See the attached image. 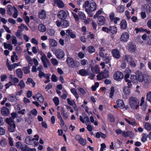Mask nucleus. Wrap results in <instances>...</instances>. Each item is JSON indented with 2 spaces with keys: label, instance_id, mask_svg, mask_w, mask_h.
<instances>
[{
  "label": "nucleus",
  "instance_id": "nucleus-52",
  "mask_svg": "<svg viewBox=\"0 0 151 151\" xmlns=\"http://www.w3.org/2000/svg\"><path fill=\"white\" fill-rule=\"evenodd\" d=\"M89 52L90 53L94 52L95 51V49L93 46H90L88 47Z\"/></svg>",
  "mask_w": 151,
  "mask_h": 151
},
{
  "label": "nucleus",
  "instance_id": "nucleus-22",
  "mask_svg": "<svg viewBox=\"0 0 151 151\" xmlns=\"http://www.w3.org/2000/svg\"><path fill=\"white\" fill-rule=\"evenodd\" d=\"M116 103L118 107L120 109H123L124 107V105L122 100H119L117 101Z\"/></svg>",
  "mask_w": 151,
  "mask_h": 151
},
{
  "label": "nucleus",
  "instance_id": "nucleus-14",
  "mask_svg": "<svg viewBox=\"0 0 151 151\" xmlns=\"http://www.w3.org/2000/svg\"><path fill=\"white\" fill-rule=\"evenodd\" d=\"M89 7L90 12L94 11L96 9V4L93 1L90 3Z\"/></svg>",
  "mask_w": 151,
  "mask_h": 151
},
{
  "label": "nucleus",
  "instance_id": "nucleus-10",
  "mask_svg": "<svg viewBox=\"0 0 151 151\" xmlns=\"http://www.w3.org/2000/svg\"><path fill=\"white\" fill-rule=\"evenodd\" d=\"M143 81L145 85L150 83L151 82V76L147 74H145Z\"/></svg>",
  "mask_w": 151,
  "mask_h": 151
},
{
  "label": "nucleus",
  "instance_id": "nucleus-32",
  "mask_svg": "<svg viewBox=\"0 0 151 151\" xmlns=\"http://www.w3.org/2000/svg\"><path fill=\"white\" fill-rule=\"evenodd\" d=\"M30 64V65H32V63L29 62L28 67H23V70H24V73L25 74H28L30 72V71L29 70L30 66H29V65Z\"/></svg>",
  "mask_w": 151,
  "mask_h": 151
},
{
  "label": "nucleus",
  "instance_id": "nucleus-64",
  "mask_svg": "<svg viewBox=\"0 0 151 151\" xmlns=\"http://www.w3.org/2000/svg\"><path fill=\"white\" fill-rule=\"evenodd\" d=\"M72 14L74 18L75 19V20L76 21H78L79 20V18L78 16L74 12H72Z\"/></svg>",
  "mask_w": 151,
  "mask_h": 151
},
{
  "label": "nucleus",
  "instance_id": "nucleus-63",
  "mask_svg": "<svg viewBox=\"0 0 151 151\" xmlns=\"http://www.w3.org/2000/svg\"><path fill=\"white\" fill-rule=\"evenodd\" d=\"M102 29L103 31L107 33H109V28H108L107 27H104L102 28Z\"/></svg>",
  "mask_w": 151,
  "mask_h": 151
},
{
  "label": "nucleus",
  "instance_id": "nucleus-2",
  "mask_svg": "<svg viewBox=\"0 0 151 151\" xmlns=\"http://www.w3.org/2000/svg\"><path fill=\"white\" fill-rule=\"evenodd\" d=\"M41 59L45 68H47L48 66L50 65V62L45 54H43L42 55L41 58Z\"/></svg>",
  "mask_w": 151,
  "mask_h": 151
},
{
  "label": "nucleus",
  "instance_id": "nucleus-30",
  "mask_svg": "<svg viewBox=\"0 0 151 151\" xmlns=\"http://www.w3.org/2000/svg\"><path fill=\"white\" fill-rule=\"evenodd\" d=\"M109 32L112 34H115L117 32V29L116 27H109Z\"/></svg>",
  "mask_w": 151,
  "mask_h": 151
},
{
  "label": "nucleus",
  "instance_id": "nucleus-3",
  "mask_svg": "<svg viewBox=\"0 0 151 151\" xmlns=\"http://www.w3.org/2000/svg\"><path fill=\"white\" fill-rule=\"evenodd\" d=\"M55 54L57 58L59 59L63 58L65 55L63 50L60 49H56L55 51Z\"/></svg>",
  "mask_w": 151,
  "mask_h": 151
},
{
  "label": "nucleus",
  "instance_id": "nucleus-43",
  "mask_svg": "<svg viewBox=\"0 0 151 151\" xmlns=\"http://www.w3.org/2000/svg\"><path fill=\"white\" fill-rule=\"evenodd\" d=\"M78 15L80 18L83 20H84L86 19V17L84 13L82 12H79Z\"/></svg>",
  "mask_w": 151,
  "mask_h": 151
},
{
  "label": "nucleus",
  "instance_id": "nucleus-62",
  "mask_svg": "<svg viewBox=\"0 0 151 151\" xmlns=\"http://www.w3.org/2000/svg\"><path fill=\"white\" fill-rule=\"evenodd\" d=\"M30 113L33 115L35 116L37 115V111L36 109H34L33 110L30 111Z\"/></svg>",
  "mask_w": 151,
  "mask_h": 151
},
{
  "label": "nucleus",
  "instance_id": "nucleus-36",
  "mask_svg": "<svg viewBox=\"0 0 151 151\" xmlns=\"http://www.w3.org/2000/svg\"><path fill=\"white\" fill-rule=\"evenodd\" d=\"M4 45L5 49H8L10 50H12V46L10 44H7L6 42H4Z\"/></svg>",
  "mask_w": 151,
  "mask_h": 151
},
{
  "label": "nucleus",
  "instance_id": "nucleus-47",
  "mask_svg": "<svg viewBox=\"0 0 151 151\" xmlns=\"http://www.w3.org/2000/svg\"><path fill=\"white\" fill-rule=\"evenodd\" d=\"M145 127L146 129L148 131H150L151 130V125L148 123L146 122L145 123Z\"/></svg>",
  "mask_w": 151,
  "mask_h": 151
},
{
  "label": "nucleus",
  "instance_id": "nucleus-7",
  "mask_svg": "<svg viewBox=\"0 0 151 151\" xmlns=\"http://www.w3.org/2000/svg\"><path fill=\"white\" fill-rule=\"evenodd\" d=\"M129 35L127 32L123 33L120 38V41L122 42H126L129 40Z\"/></svg>",
  "mask_w": 151,
  "mask_h": 151
},
{
  "label": "nucleus",
  "instance_id": "nucleus-34",
  "mask_svg": "<svg viewBox=\"0 0 151 151\" xmlns=\"http://www.w3.org/2000/svg\"><path fill=\"white\" fill-rule=\"evenodd\" d=\"M31 137L29 136H27L25 138V142L28 145H32V141L31 140Z\"/></svg>",
  "mask_w": 151,
  "mask_h": 151
},
{
  "label": "nucleus",
  "instance_id": "nucleus-60",
  "mask_svg": "<svg viewBox=\"0 0 151 151\" xmlns=\"http://www.w3.org/2000/svg\"><path fill=\"white\" fill-rule=\"evenodd\" d=\"M81 63L82 65H85L86 64H88V62L87 60L83 59L81 60Z\"/></svg>",
  "mask_w": 151,
  "mask_h": 151
},
{
  "label": "nucleus",
  "instance_id": "nucleus-25",
  "mask_svg": "<svg viewBox=\"0 0 151 151\" xmlns=\"http://www.w3.org/2000/svg\"><path fill=\"white\" fill-rule=\"evenodd\" d=\"M90 66H92L91 65H90ZM90 67H91L90 66ZM91 70L92 72H95L97 73H99L100 72L99 68L98 65H96L94 67H91Z\"/></svg>",
  "mask_w": 151,
  "mask_h": 151
},
{
  "label": "nucleus",
  "instance_id": "nucleus-59",
  "mask_svg": "<svg viewBox=\"0 0 151 151\" xmlns=\"http://www.w3.org/2000/svg\"><path fill=\"white\" fill-rule=\"evenodd\" d=\"M51 80L53 81L56 82L58 81V78L55 75L53 74L52 76Z\"/></svg>",
  "mask_w": 151,
  "mask_h": 151
},
{
  "label": "nucleus",
  "instance_id": "nucleus-21",
  "mask_svg": "<svg viewBox=\"0 0 151 151\" xmlns=\"http://www.w3.org/2000/svg\"><path fill=\"white\" fill-rule=\"evenodd\" d=\"M1 113L2 115L5 116L8 115L9 114L8 109L6 107H4L2 109Z\"/></svg>",
  "mask_w": 151,
  "mask_h": 151
},
{
  "label": "nucleus",
  "instance_id": "nucleus-20",
  "mask_svg": "<svg viewBox=\"0 0 151 151\" xmlns=\"http://www.w3.org/2000/svg\"><path fill=\"white\" fill-rule=\"evenodd\" d=\"M128 49L130 52H134L136 50V46L132 43H130L129 45Z\"/></svg>",
  "mask_w": 151,
  "mask_h": 151
},
{
  "label": "nucleus",
  "instance_id": "nucleus-13",
  "mask_svg": "<svg viewBox=\"0 0 151 151\" xmlns=\"http://www.w3.org/2000/svg\"><path fill=\"white\" fill-rule=\"evenodd\" d=\"M112 53L113 56L116 58H119L120 57L119 52L117 49H114L112 50Z\"/></svg>",
  "mask_w": 151,
  "mask_h": 151
},
{
  "label": "nucleus",
  "instance_id": "nucleus-38",
  "mask_svg": "<svg viewBox=\"0 0 151 151\" xmlns=\"http://www.w3.org/2000/svg\"><path fill=\"white\" fill-rule=\"evenodd\" d=\"M36 150L35 148H29L27 145L25 146L22 151H36Z\"/></svg>",
  "mask_w": 151,
  "mask_h": 151
},
{
  "label": "nucleus",
  "instance_id": "nucleus-45",
  "mask_svg": "<svg viewBox=\"0 0 151 151\" xmlns=\"http://www.w3.org/2000/svg\"><path fill=\"white\" fill-rule=\"evenodd\" d=\"M12 42L13 44L15 46H16V44H17V41L16 40V37L14 36H12Z\"/></svg>",
  "mask_w": 151,
  "mask_h": 151
},
{
  "label": "nucleus",
  "instance_id": "nucleus-18",
  "mask_svg": "<svg viewBox=\"0 0 151 151\" xmlns=\"http://www.w3.org/2000/svg\"><path fill=\"white\" fill-rule=\"evenodd\" d=\"M49 40V45L51 47H55L57 46V43L55 40L50 39Z\"/></svg>",
  "mask_w": 151,
  "mask_h": 151
},
{
  "label": "nucleus",
  "instance_id": "nucleus-28",
  "mask_svg": "<svg viewBox=\"0 0 151 151\" xmlns=\"http://www.w3.org/2000/svg\"><path fill=\"white\" fill-rule=\"evenodd\" d=\"M70 23L69 21L65 19H63L62 20V26L63 27L66 28L69 26Z\"/></svg>",
  "mask_w": 151,
  "mask_h": 151
},
{
  "label": "nucleus",
  "instance_id": "nucleus-19",
  "mask_svg": "<svg viewBox=\"0 0 151 151\" xmlns=\"http://www.w3.org/2000/svg\"><path fill=\"white\" fill-rule=\"evenodd\" d=\"M8 100L11 102H17V99L15 96L10 95L8 96Z\"/></svg>",
  "mask_w": 151,
  "mask_h": 151
},
{
  "label": "nucleus",
  "instance_id": "nucleus-50",
  "mask_svg": "<svg viewBox=\"0 0 151 151\" xmlns=\"http://www.w3.org/2000/svg\"><path fill=\"white\" fill-rule=\"evenodd\" d=\"M0 144L1 146L5 147L7 145V142L4 139H2L0 141Z\"/></svg>",
  "mask_w": 151,
  "mask_h": 151
},
{
  "label": "nucleus",
  "instance_id": "nucleus-4",
  "mask_svg": "<svg viewBox=\"0 0 151 151\" xmlns=\"http://www.w3.org/2000/svg\"><path fill=\"white\" fill-rule=\"evenodd\" d=\"M137 99L135 97H132L129 99V104L132 108H134L137 103Z\"/></svg>",
  "mask_w": 151,
  "mask_h": 151
},
{
  "label": "nucleus",
  "instance_id": "nucleus-31",
  "mask_svg": "<svg viewBox=\"0 0 151 151\" xmlns=\"http://www.w3.org/2000/svg\"><path fill=\"white\" fill-rule=\"evenodd\" d=\"M15 127L16 125L15 124L9 125L8 127L9 130L11 132H13L15 131Z\"/></svg>",
  "mask_w": 151,
  "mask_h": 151
},
{
  "label": "nucleus",
  "instance_id": "nucleus-58",
  "mask_svg": "<svg viewBox=\"0 0 151 151\" xmlns=\"http://www.w3.org/2000/svg\"><path fill=\"white\" fill-rule=\"evenodd\" d=\"M51 61L52 64L54 65H56L58 64L57 60L55 58H52L51 59Z\"/></svg>",
  "mask_w": 151,
  "mask_h": 151
},
{
  "label": "nucleus",
  "instance_id": "nucleus-23",
  "mask_svg": "<svg viewBox=\"0 0 151 151\" xmlns=\"http://www.w3.org/2000/svg\"><path fill=\"white\" fill-rule=\"evenodd\" d=\"M38 29L40 32H45L46 30V28L45 26L42 24H40L38 26Z\"/></svg>",
  "mask_w": 151,
  "mask_h": 151
},
{
  "label": "nucleus",
  "instance_id": "nucleus-53",
  "mask_svg": "<svg viewBox=\"0 0 151 151\" xmlns=\"http://www.w3.org/2000/svg\"><path fill=\"white\" fill-rule=\"evenodd\" d=\"M111 59L110 57L109 56H106L104 59V62L105 63H109L110 62Z\"/></svg>",
  "mask_w": 151,
  "mask_h": 151
},
{
  "label": "nucleus",
  "instance_id": "nucleus-55",
  "mask_svg": "<svg viewBox=\"0 0 151 151\" xmlns=\"http://www.w3.org/2000/svg\"><path fill=\"white\" fill-rule=\"evenodd\" d=\"M78 142L82 145L84 146L86 144V140L82 138Z\"/></svg>",
  "mask_w": 151,
  "mask_h": 151
},
{
  "label": "nucleus",
  "instance_id": "nucleus-37",
  "mask_svg": "<svg viewBox=\"0 0 151 151\" xmlns=\"http://www.w3.org/2000/svg\"><path fill=\"white\" fill-rule=\"evenodd\" d=\"M30 83L32 84L33 87L35 86V83L34 82L33 80L31 78H28L27 79V81L26 82V83L27 84H29V83Z\"/></svg>",
  "mask_w": 151,
  "mask_h": 151
},
{
  "label": "nucleus",
  "instance_id": "nucleus-61",
  "mask_svg": "<svg viewBox=\"0 0 151 151\" xmlns=\"http://www.w3.org/2000/svg\"><path fill=\"white\" fill-rule=\"evenodd\" d=\"M14 12L13 14V16L14 18H17L18 15V14L17 13V11L16 8L15 7H14Z\"/></svg>",
  "mask_w": 151,
  "mask_h": 151
},
{
  "label": "nucleus",
  "instance_id": "nucleus-26",
  "mask_svg": "<svg viewBox=\"0 0 151 151\" xmlns=\"http://www.w3.org/2000/svg\"><path fill=\"white\" fill-rule=\"evenodd\" d=\"M13 11H14V7L13 8L10 5H8L7 9L8 13L9 15H12Z\"/></svg>",
  "mask_w": 151,
  "mask_h": 151
},
{
  "label": "nucleus",
  "instance_id": "nucleus-1",
  "mask_svg": "<svg viewBox=\"0 0 151 151\" xmlns=\"http://www.w3.org/2000/svg\"><path fill=\"white\" fill-rule=\"evenodd\" d=\"M109 71L106 69H105L103 71L101 72L97 76L98 80H101L103 78H106L109 77Z\"/></svg>",
  "mask_w": 151,
  "mask_h": 151
},
{
  "label": "nucleus",
  "instance_id": "nucleus-12",
  "mask_svg": "<svg viewBox=\"0 0 151 151\" xmlns=\"http://www.w3.org/2000/svg\"><path fill=\"white\" fill-rule=\"evenodd\" d=\"M105 19L102 16H101L98 18L97 23L99 25H102L105 23Z\"/></svg>",
  "mask_w": 151,
  "mask_h": 151
},
{
  "label": "nucleus",
  "instance_id": "nucleus-33",
  "mask_svg": "<svg viewBox=\"0 0 151 151\" xmlns=\"http://www.w3.org/2000/svg\"><path fill=\"white\" fill-rule=\"evenodd\" d=\"M79 74L82 76H85L88 74V72L85 69H83L79 71Z\"/></svg>",
  "mask_w": 151,
  "mask_h": 151
},
{
  "label": "nucleus",
  "instance_id": "nucleus-51",
  "mask_svg": "<svg viewBox=\"0 0 151 151\" xmlns=\"http://www.w3.org/2000/svg\"><path fill=\"white\" fill-rule=\"evenodd\" d=\"M147 99L151 104V91L147 93Z\"/></svg>",
  "mask_w": 151,
  "mask_h": 151
},
{
  "label": "nucleus",
  "instance_id": "nucleus-11",
  "mask_svg": "<svg viewBox=\"0 0 151 151\" xmlns=\"http://www.w3.org/2000/svg\"><path fill=\"white\" fill-rule=\"evenodd\" d=\"M137 78L138 81L140 82H142L144 80V75H143L142 72L138 71L137 74Z\"/></svg>",
  "mask_w": 151,
  "mask_h": 151
},
{
  "label": "nucleus",
  "instance_id": "nucleus-27",
  "mask_svg": "<svg viewBox=\"0 0 151 151\" xmlns=\"http://www.w3.org/2000/svg\"><path fill=\"white\" fill-rule=\"evenodd\" d=\"M120 27L122 29H125L127 27V23L124 20H122L120 23Z\"/></svg>",
  "mask_w": 151,
  "mask_h": 151
},
{
  "label": "nucleus",
  "instance_id": "nucleus-6",
  "mask_svg": "<svg viewBox=\"0 0 151 151\" xmlns=\"http://www.w3.org/2000/svg\"><path fill=\"white\" fill-rule=\"evenodd\" d=\"M83 116L84 118H83L81 116H80L79 119L83 123H84L85 122V120L86 121V125H87L88 124H90V122L88 116L86 115L85 114H83Z\"/></svg>",
  "mask_w": 151,
  "mask_h": 151
},
{
  "label": "nucleus",
  "instance_id": "nucleus-24",
  "mask_svg": "<svg viewBox=\"0 0 151 151\" xmlns=\"http://www.w3.org/2000/svg\"><path fill=\"white\" fill-rule=\"evenodd\" d=\"M54 2L60 8H62L64 6V3L61 0H54Z\"/></svg>",
  "mask_w": 151,
  "mask_h": 151
},
{
  "label": "nucleus",
  "instance_id": "nucleus-16",
  "mask_svg": "<svg viewBox=\"0 0 151 151\" xmlns=\"http://www.w3.org/2000/svg\"><path fill=\"white\" fill-rule=\"evenodd\" d=\"M65 34L67 36H70L72 38H74L76 37V35L73 34L71 30H67L66 31Z\"/></svg>",
  "mask_w": 151,
  "mask_h": 151
},
{
  "label": "nucleus",
  "instance_id": "nucleus-15",
  "mask_svg": "<svg viewBox=\"0 0 151 151\" xmlns=\"http://www.w3.org/2000/svg\"><path fill=\"white\" fill-rule=\"evenodd\" d=\"M132 57L131 56L127 55L123 57L122 60L123 62H128L129 63L132 60Z\"/></svg>",
  "mask_w": 151,
  "mask_h": 151
},
{
  "label": "nucleus",
  "instance_id": "nucleus-49",
  "mask_svg": "<svg viewBox=\"0 0 151 151\" xmlns=\"http://www.w3.org/2000/svg\"><path fill=\"white\" fill-rule=\"evenodd\" d=\"M117 11L119 12H123L124 11V7L123 6H120L117 8Z\"/></svg>",
  "mask_w": 151,
  "mask_h": 151
},
{
  "label": "nucleus",
  "instance_id": "nucleus-9",
  "mask_svg": "<svg viewBox=\"0 0 151 151\" xmlns=\"http://www.w3.org/2000/svg\"><path fill=\"white\" fill-rule=\"evenodd\" d=\"M66 62L68 65L70 67H73L75 66L73 58L70 57H68L66 59Z\"/></svg>",
  "mask_w": 151,
  "mask_h": 151
},
{
  "label": "nucleus",
  "instance_id": "nucleus-54",
  "mask_svg": "<svg viewBox=\"0 0 151 151\" xmlns=\"http://www.w3.org/2000/svg\"><path fill=\"white\" fill-rule=\"evenodd\" d=\"M108 119L109 121L111 122H114L115 121V119L113 115L110 114L108 115Z\"/></svg>",
  "mask_w": 151,
  "mask_h": 151
},
{
  "label": "nucleus",
  "instance_id": "nucleus-48",
  "mask_svg": "<svg viewBox=\"0 0 151 151\" xmlns=\"http://www.w3.org/2000/svg\"><path fill=\"white\" fill-rule=\"evenodd\" d=\"M18 86H20L21 89H22L24 87L25 84L23 80H21L20 81L19 83L18 84Z\"/></svg>",
  "mask_w": 151,
  "mask_h": 151
},
{
  "label": "nucleus",
  "instance_id": "nucleus-46",
  "mask_svg": "<svg viewBox=\"0 0 151 151\" xmlns=\"http://www.w3.org/2000/svg\"><path fill=\"white\" fill-rule=\"evenodd\" d=\"M114 92V87H112L110 89L109 97L111 98H113Z\"/></svg>",
  "mask_w": 151,
  "mask_h": 151
},
{
  "label": "nucleus",
  "instance_id": "nucleus-44",
  "mask_svg": "<svg viewBox=\"0 0 151 151\" xmlns=\"http://www.w3.org/2000/svg\"><path fill=\"white\" fill-rule=\"evenodd\" d=\"M122 136L125 137H127L129 136V135L131 134L132 133V132L130 131H127L126 132L125 131H123L122 132Z\"/></svg>",
  "mask_w": 151,
  "mask_h": 151
},
{
  "label": "nucleus",
  "instance_id": "nucleus-29",
  "mask_svg": "<svg viewBox=\"0 0 151 151\" xmlns=\"http://www.w3.org/2000/svg\"><path fill=\"white\" fill-rule=\"evenodd\" d=\"M17 76L19 78H21L22 77L23 72L20 69H17L16 71Z\"/></svg>",
  "mask_w": 151,
  "mask_h": 151
},
{
  "label": "nucleus",
  "instance_id": "nucleus-8",
  "mask_svg": "<svg viewBox=\"0 0 151 151\" xmlns=\"http://www.w3.org/2000/svg\"><path fill=\"white\" fill-rule=\"evenodd\" d=\"M58 16L59 18L63 20V19L66 18L67 16L66 13L64 11L61 10L58 12Z\"/></svg>",
  "mask_w": 151,
  "mask_h": 151
},
{
  "label": "nucleus",
  "instance_id": "nucleus-35",
  "mask_svg": "<svg viewBox=\"0 0 151 151\" xmlns=\"http://www.w3.org/2000/svg\"><path fill=\"white\" fill-rule=\"evenodd\" d=\"M123 90L124 93L127 95H129L130 92V89L127 86H124L123 88Z\"/></svg>",
  "mask_w": 151,
  "mask_h": 151
},
{
  "label": "nucleus",
  "instance_id": "nucleus-57",
  "mask_svg": "<svg viewBox=\"0 0 151 151\" xmlns=\"http://www.w3.org/2000/svg\"><path fill=\"white\" fill-rule=\"evenodd\" d=\"M47 74H45L42 71L39 72V73L38 74V76L40 78H41L42 77H46V76L47 75Z\"/></svg>",
  "mask_w": 151,
  "mask_h": 151
},
{
  "label": "nucleus",
  "instance_id": "nucleus-42",
  "mask_svg": "<svg viewBox=\"0 0 151 151\" xmlns=\"http://www.w3.org/2000/svg\"><path fill=\"white\" fill-rule=\"evenodd\" d=\"M71 91L72 93L75 96L77 99L78 98V95L76 92V89L75 88H73L71 89Z\"/></svg>",
  "mask_w": 151,
  "mask_h": 151
},
{
  "label": "nucleus",
  "instance_id": "nucleus-39",
  "mask_svg": "<svg viewBox=\"0 0 151 151\" xmlns=\"http://www.w3.org/2000/svg\"><path fill=\"white\" fill-rule=\"evenodd\" d=\"M16 146L18 148L21 149L22 150H22L24 147L21 142H18L16 143Z\"/></svg>",
  "mask_w": 151,
  "mask_h": 151
},
{
  "label": "nucleus",
  "instance_id": "nucleus-40",
  "mask_svg": "<svg viewBox=\"0 0 151 151\" xmlns=\"http://www.w3.org/2000/svg\"><path fill=\"white\" fill-rule=\"evenodd\" d=\"M6 122L9 125L14 124V119L12 117H10L9 118H6Z\"/></svg>",
  "mask_w": 151,
  "mask_h": 151
},
{
  "label": "nucleus",
  "instance_id": "nucleus-17",
  "mask_svg": "<svg viewBox=\"0 0 151 151\" xmlns=\"http://www.w3.org/2000/svg\"><path fill=\"white\" fill-rule=\"evenodd\" d=\"M39 17L42 19H45L46 18V12L44 10H42L39 12Z\"/></svg>",
  "mask_w": 151,
  "mask_h": 151
},
{
  "label": "nucleus",
  "instance_id": "nucleus-5",
  "mask_svg": "<svg viewBox=\"0 0 151 151\" xmlns=\"http://www.w3.org/2000/svg\"><path fill=\"white\" fill-rule=\"evenodd\" d=\"M123 73L119 71H117L114 74V78L116 81H120L123 78Z\"/></svg>",
  "mask_w": 151,
  "mask_h": 151
},
{
  "label": "nucleus",
  "instance_id": "nucleus-41",
  "mask_svg": "<svg viewBox=\"0 0 151 151\" xmlns=\"http://www.w3.org/2000/svg\"><path fill=\"white\" fill-rule=\"evenodd\" d=\"M131 80L132 82L133 83H137V76L134 75H131Z\"/></svg>",
  "mask_w": 151,
  "mask_h": 151
},
{
  "label": "nucleus",
  "instance_id": "nucleus-56",
  "mask_svg": "<svg viewBox=\"0 0 151 151\" xmlns=\"http://www.w3.org/2000/svg\"><path fill=\"white\" fill-rule=\"evenodd\" d=\"M53 101L56 106L58 105L59 104V100L57 97H55L53 99Z\"/></svg>",
  "mask_w": 151,
  "mask_h": 151
}]
</instances>
